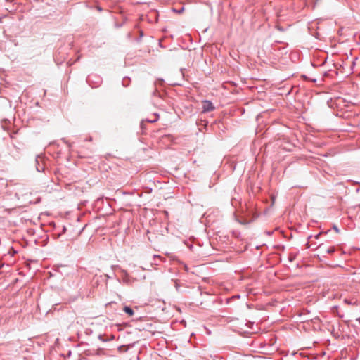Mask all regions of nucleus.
<instances>
[{
	"label": "nucleus",
	"instance_id": "nucleus-1",
	"mask_svg": "<svg viewBox=\"0 0 360 360\" xmlns=\"http://www.w3.org/2000/svg\"><path fill=\"white\" fill-rule=\"evenodd\" d=\"M214 110V106L213 103L208 100H205L202 101V112H211Z\"/></svg>",
	"mask_w": 360,
	"mask_h": 360
},
{
	"label": "nucleus",
	"instance_id": "nucleus-2",
	"mask_svg": "<svg viewBox=\"0 0 360 360\" xmlns=\"http://www.w3.org/2000/svg\"><path fill=\"white\" fill-rule=\"evenodd\" d=\"M123 311L128 315V316H134V310L129 307H127V306H124L123 307Z\"/></svg>",
	"mask_w": 360,
	"mask_h": 360
},
{
	"label": "nucleus",
	"instance_id": "nucleus-3",
	"mask_svg": "<svg viewBox=\"0 0 360 360\" xmlns=\"http://www.w3.org/2000/svg\"><path fill=\"white\" fill-rule=\"evenodd\" d=\"M343 302L344 303L349 305H355L356 304V301H352V300H349L347 298H345Z\"/></svg>",
	"mask_w": 360,
	"mask_h": 360
},
{
	"label": "nucleus",
	"instance_id": "nucleus-4",
	"mask_svg": "<svg viewBox=\"0 0 360 360\" xmlns=\"http://www.w3.org/2000/svg\"><path fill=\"white\" fill-rule=\"evenodd\" d=\"M324 250L328 253V254H333L335 249L334 247H330V248H328L326 249H324Z\"/></svg>",
	"mask_w": 360,
	"mask_h": 360
},
{
	"label": "nucleus",
	"instance_id": "nucleus-5",
	"mask_svg": "<svg viewBox=\"0 0 360 360\" xmlns=\"http://www.w3.org/2000/svg\"><path fill=\"white\" fill-rule=\"evenodd\" d=\"M184 11V7L182 6L180 9H173V11L174 12H176V13H181L183 11Z\"/></svg>",
	"mask_w": 360,
	"mask_h": 360
},
{
	"label": "nucleus",
	"instance_id": "nucleus-6",
	"mask_svg": "<svg viewBox=\"0 0 360 360\" xmlns=\"http://www.w3.org/2000/svg\"><path fill=\"white\" fill-rule=\"evenodd\" d=\"M288 258H289L290 262H292L295 258V255L290 254Z\"/></svg>",
	"mask_w": 360,
	"mask_h": 360
},
{
	"label": "nucleus",
	"instance_id": "nucleus-7",
	"mask_svg": "<svg viewBox=\"0 0 360 360\" xmlns=\"http://www.w3.org/2000/svg\"><path fill=\"white\" fill-rule=\"evenodd\" d=\"M333 229H334V230H335V231H336L337 233H338V232H339V229H338V228L336 226H333Z\"/></svg>",
	"mask_w": 360,
	"mask_h": 360
},
{
	"label": "nucleus",
	"instance_id": "nucleus-8",
	"mask_svg": "<svg viewBox=\"0 0 360 360\" xmlns=\"http://www.w3.org/2000/svg\"><path fill=\"white\" fill-rule=\"evenodd\" d=\"M166 342V340H165V339H164L163 340H159L158 345H161V344H162V342Z\"/></svg>",
	"mask_w": 360,
	"mask_h": 360
},
{
	"label": "nucleus",
	"instance_id": "nucleus-9",
	"mask_svg": "<svg viewBox=\"0 0 360 360\" xmlns=\"http://www.w3.org/2000/svg\"><path fill=\"white\" fill-rule=\"evenodd\" d=\"M156 117H155L154 120H148V122H155L156 121Z\"/></svg>",
	"mask_w": 360,
	"mask_h": 360
},
{
	"label": "nucleus",
	"instance_id": "nucleus-10",
	"mask_svg": "<svg viewBox=\"0 0 360 360\" xmlns=\"http://www.w3.org/2000/svg\"><path fill=\"white\" fill-rule=\"evenodd\" d=\"M320 235H321V233H318V234H316V235H315V236H314V238H315L316 239H318V238H319Z\"/></svg>",
	"mask_w": 360,
	"mask_h": 360
},
{
	"label": "nucleus",
	"instance_id": "nucleus-11",
	"mask_svg": "<svg viewBox=\"0 0 360 360\" xmlns=\"http://www.w3.org/2000/svg\"><path fill=\"white\" fill-rule=\"evenodd\" d=\"M158 44H159V47H162V41L160 39H159Z\"/></svg>",
	"mask_w": 360,
	"mask_h": 360
},
{
	"label": "nucleus",
	"instance_id": "nucleus-12",
	"mask_svg": "<svg viewBox=\"0 0 360 360\" xmlns=\"http://www.w3.org/2000/svg\"><path fill=\"white\" fill-rule=\"evenodd\" d=\"M319 248H323V249H324V247H323V244H321V245L319 246Z\"/></svg>",
	"mask_w": 360,
	"mask_h": 360
},
{
	"label": "nucleus",
	"instance_id": "nucleus-13",
	"mask_svg": "<svg viewBox=\"0 0 360 360\" xmlns=\"http://www.w3.org/2000/svg\"><path fill=\"white\" fill-rule=\"evenodd\" d=\"M158 81H159V85H160V82L163 81V79L159 78Z\"/></svg>",
	"mask_w": 360,
	"mask_h": 360
},
{
	"label": "nucleus",
	"instance_id": "nucleus-14",
	"mask_svg": "<svg viewBox=\"0 0 360 360\" xmlns=\"http://www.w3.org/2000/svg\"><path fill=\"white\" fill-rule=\"evenodd\" d=\"M163 212H164V214H165L166 216H167L168 212H167V211H164Z\"/></svg>",
	"mask_w": 360,
	"mask_h": 360
},
{
	"label": "nucleus",
	"instance_id": "nucleus-15",
	"mask_svg": "<svg viewBox=\"0 0 360 360\" xmlns=\"http://www.w3.org/2000/svg\"><path fill=\"white\" fill-rule=\"evenodd\" d=\"M312 237H313V236H312V235H311V236H309L308 237V239H310V238H311Z\"/></svg>",
	"mask_w": 360,
	"mask_h": 360
},
{
	"label": "nucleus",
	"instance_id": "nucleus-16",
	"mask_svg": "<svg viewBox=\"0 0 360 360\" xmlns=\"http://www.w3.org/2000/svg\"><path fill=\"white\" fill-rule=\"evenodd\" d=\"M175 285H176V290H178V286H177L176 283H175Z\"/></svg>",
	"mask_w": 360,
	"mask_h": 360
}]
</instances>
